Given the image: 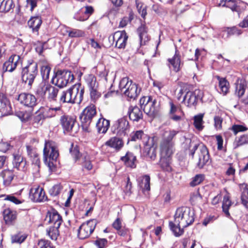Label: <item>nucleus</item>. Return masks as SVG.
Segmentation results:
<instances>
[{"label": "nucleus", "instance_id": "nucleus-62", "mask_svg": "<svg viewBox=\"0 0 248 248\" xmlns=\"http://www.w3.org/2000/svg\"><path fill=\"white\" fill-rule=\"evenodd\" d=\"M227 32L229 35H239L242 33V31L236 27L228 28Z\"/></svg>", "mask_w": 248, "mask_h": 248}, {"label": "nucleus", "instance_id": "nucleus-20", "mask_svg": "<svg viewBox=\"0 0 248 248\" xmlns=\"http://www.w3.org/2000/svg\"><path fill=\"white\" fill-rule=\"evenodd\" d=\"M167 62L169 67L171 68L172 66L173 70L176 72L180 70L181 66L183 64L181 61V56L177 50H176L175 53L172 58L168 59Z\"/></svg>", "mask_w": 248, "mask_h": 248}, {"label": "nucleus", "instance_id": "nucleus-28", "mask_svg": "<svg viewBox=\"0 0 248 248\" xmlns=\"http://www.w3.org/2000/svg\"><path fill=\"white\" fill-rule=\"evenodd\" d=\"M51 83L59 88H62L67 85V81L62 77L58 70L51 79Z\"/></svg>", "mask_w": 248, "mask_h": 248}, {"label": "nucleus", "instance_id": "nucleus-45", "mask_svg": "<svg viewBox=\"0 0 248 248\" xmlns=\"http://www.w3.org/2000/svg\"><path fill=\"white\" fill-rule=\"evenodd\" d=\"M63 189V186L60 183H57L54 185L49 190V193L51 196H57L59 195Z\"/></svg>", "mask_w": 248, "mask_h": 248}, {"label": "nucleus", "instance_id": "nucleus-21", "mask_svg": "<svg viewBox=\"0 0 248 248\" xmlns=\"http://www.w3.org/2000/svg\"><path fill=\"white\" fill-rule=\"evenodd\" d=\"M222 4V6H225L230 8L232 11L237 13L238 16L240 17V14L243 10L242 5L244 3L240 1H233L232 0H221L219 5Z\"/></svg>", "mask_w": 248, "mask_h": 248}, {"label": "nucleus", "instance_id": "nucleus-43", "mask_svg": "<svg viewBox=\"0 0 248 248\" xmlns=\"http://www.w3.org/2000/svg\"><path fill=\"white\" fill-rule=\"evenodd\" d=\"M48 85L49 84L46 83V82L42 81L41 82L36 90V94L42 97H44L47 93Z\"/></svg>", "mask_w": 248, "mask_h": 248}, {"label": "nucleus", "instance_id": "nucleus-49", "mask_svg": "<svg viewBox=\"0 0 248 248\" xmlns=\"http://www.w3.org/2000/svg\"><path fill=\"white\" fill-rule=\"evenodd\" d=\"M51 68L49 66L43 65L41 68V74L42 77L43 81L46 82L49 78V73Z\"/></svg>", "mask_w": 248, "mask_h": 248}, {"label": "nucleus", "instance_id": "nucleus-27", "mask_svg": "<svg viewBox=\"0 0 248 248\" xmlns=\"http://www.w3.org/2000/svg\"><path fill=\"white\" fill-rule=\"evenodd\" d=\"M179 133V131L172 129H167L163 131L161 140L168 142H174L173 139Z\"/></svg>", "mask_w": 248, "mask_h": 248}, {"label": "nucleus", "instance_id": "nucleus-51", "mask_svg": "<svg viewBox=\"0 0 248 248\" xmlns=\"http://www.w3.org/2000/svg\"><path fill=\"white\" fill-rule=\"evenodd\" d=\"M131 80H129L127 77L123 78L120 81L119 88L121 93H124V90L127 89V87L130 86V84L132 83Z\"/></svg>", "mask_w": 248, "mask_h": 248}, {"label": "nucleus", "instance_id": "nucleus-23", "mask_svg": "<svg viewBox=\"0 0 248 248\" xmlns=\"http://www.w3.org/2000/svg\"><path fill=\"white\" fill-rule=\"evenodd\" d=\"M20 61V57L17 55H12L3 65V71L13 72L16 67Z\"/></svg>", "mask_w": 248, "mask_h": 248}, {"label": "nucleus", "instance_id": "nucleus-16", "mask_svg": "<svg viewBox=\"0 0 248 248\" xmlns=\"http://www.w3.org/2000/svg\"><path fill=\"white\" fill-rule=\"evenodd\" d=\"M0 176L3 179V184L5 186H9L13 181L16 179V172L14 170L6 169L2 170L0 172Z\"/></svg>", "mask_w": 248, "mask_h": 248}, {"label": "nucleus", "instance_id": "nucleus-61", "mask_svg": "<svg viewBox=\"0 0 248 248\" xmlns=\"http://www.w3.org/2000/svg\"><path fill=\"white\" fill-rule=\"evenodd\" d=\"M82 162V167L88 170L92 169L93 165L91 164V161L89 159V156L86 155L83 158Z\"/></svg>", "mask_w": 248, "mask_h": 248}, {"label": "nucleus", "instance_id": "nucleus-7", "mask_svg": "<svg viewBox=\"0 0 248 248\" xmlns=\"http://www.w3.org/2000/svg\"><path fill=\"white\" fill-rule=\"evenodd\" d=\"M96 219H90L83 223L78 230V237L80 239L88 238L94 231L97 224Z\"/></svg>", "mask_w": 248, "mask_h": 248}, {"label": "nucleus", "instance_id": "nucleus-3", "mask_svg": "<svg viewBox=\"0 0 248 248\" xmlns=\"http://www.w3.org/2000/svg\"><path fill=\"white\" fill-rule=\"evenodd\" d=\"M84 89L80 84L75 85L60 93L59 101L61 103L80 104L83 98Z\"/></svg>", "mask_w": 248, "mask_h": 248}, {"label": "nucleus", "instance_id": "nucleus-40", "mask_svg": "<svg viewBox=\"0 0 248 248\" xmlns=\"http://www.w3.org/2000/svg\"><path fill=\"white\" fill-rule=\"evenodd\" d=\"M131 141H137L138 140L143 139V141L148 140V138L151 137H149L147 135L144 134L143 131L142 130H138L132 132L130 135Z\"/></svg>", "mask_w": 248, "mask_h": 248}, {"label": "nucleus", "instance_id": "nucleus-17", "mask_svg": "<svg viewBox=\"0 0 248 248\" xmlns=\"http://www.w3.org/2000/svg\"><path fill=\"white\" fill-rule=\"evenodd\" d=\"M174 142L161 140L160 143V151L161 156L164 158L170 156L174 151Z\"/></svg>", "mask_w": 248, "mask_h": 248}, {"label": "nucleus", "instance_id": "nucleus-39", "mask_svg": "<svg viewBox=\"0 0 248 248\" xmlns=\"http://www.w3.org/2000/svg\"><path fill=\"white\" fill-rule=\"evenodd\" d=\"M245 144H248V135L243 134L235 138L233 143V149H235L240 146Z\"/></svg>", "mask_w": 248, "mask_h": 248}, {"label": "nucleus", "instance_id": "nucleus-19", "mask_svg": "<svg viewBox=\"0 0 248 248\" xmlns=\"http://www.w3.org/2000/svg\"><path fill=\"white\" fill-rule=\"evenodd\" d=\"M170 109L169 116L170 119L178 122L181 121L184 113L180 108L175 105L172 102H170Z\"/></svg>", "mask_w": 248, "mask_h": 248}, {"label": "nucleus", "instance_id": "nucleus-56", "mask_svg": "<svg viewBox=\"0 0 248 248\" xmlns=\"http://www.w3.org/2000/svg\"><path fill=\"white\" fill-rule=\"evenodd\" d=\"M233 132L234 135L237 134L238 133L241 132H244L247 131L248 128L244 125L241 124H233L230 128Z\"/></svg>", "mask_w": 248, "mask_h": 248}, {"label": "nucleus", "instance_id": "nucleus-36", "mask_svg": "<svg viewBox=\"0 0 248 248\" xmlns=\"http://www.w3.org/2000/svg\"><path fill=\"white\" fill-rule=\"evenodd\" d=\"M127 88L124 91V93L125 96L130 98H135L138 96V87L136 84L132 82Z\"/></svg>", "mask_w": 248, "mask_h": 248}, {"label": "nucleus", "instance_id": "nucleus-42", "mask_svg": "<svg viewBox=\"0 0 248 248\" xmlns=\"http://www.w3.org/2000/svg\"><path fill=\"white\" fill-rule=\"evenodd\" d=\"M59 90L58 87L53 86L49 84L47 93V98L49 101H56Z\"/></svg>", "mask_w": 248, "mask_h": 248}, {"label": "nucleus", "instance_id": "nucleus-15", "mask_svg": "<svg viewBox=\"0 0 248 248\" xmlns=\"http://www.w3.org/2000/svg\"><path fill=\"white\" fill-rule=\"evenodd\" d=\"M30 198L34 202H41L47 200V197L43 188L34 186L30 190Z\"/></svg>", "mask_w": 248, "mask_h": 248}, {"label": "nucleus", "instance_id": "nucleus-2", "mask_svg": "<svg viewBox=\"0 0 248 248\" xmlns=\"http://www.w3.org/2000/svg\"><path fill=\"white\" fill-rule=\"evenodd\" d=\"M194 221V213L186 207L178 208L174 216V222H169V227L174 235L178 237L184 233V228L191 225Z\"/></svg>", "mask_w": 248, "mask_h": 248}, {"label": "nucleus", "instance_id": "nucleus-59", "mask_svg": "<svg viewBox=\"0 0 248 248\" xmlns=\"http://www.w3.org/2000/svg\"><path fill=\"white\" fill-rule=\"evenodd\" d=\"M71 146L72 147L70 149V153L74 159L76 161L80 156L78 146H76L74 147L73 144H72Z\"/></svg>", "mask_w": 248, "mask_h": 248}, {"label": "nucleus", "instance_id": "nucleus-41", "mask_svg": "<svg viewBox=\"0 0 248 248\" xmlns=\"http://www.w3.org/2000/svg\"><path fill=\"white\" fill-rule=\"evenodd\" d=\"M26 148L28 155L31 158L32 163L39 165L40 159L38 157V154L36 153L35 149L29 145H27Z\"/></svg>", "mask_w": 248, "mask_h": 248}, {"label": "nucleus", "instance_id": "nucleus-63", "mask_svg": "<svg viewBox=\"0 0 248 248\" xmlns=\"http://www.w3.org/2000/svg\"><path fill=\"white\" fill-rule=\"evenodd\" d=\"M85 10L83 11V13L85 15V18L82 19H80L81 20H84L85 19H87L90 16H91L94 11L93 8L91 6H86L85 7Z\"/></svg>", "mask_w": 248, "mask_h": 248}, {"label": "nucleus", "instance_id": "nucleus-31", "mask_svg": "<svg viewBox=\"0 0 248 248\" xmlns=\"http://www.w3.org/2000/svg\"><path fill=\"white\" fill-rule=\"evenodd\" d=\"M13 156V164L14 167L19 170L23 169L26 165V161L24 157L18 154H14Z\"/></svg>", "mask_w": 248, "mask_h": 248}, {"label": "nucleus", "instance_id": "nucleus-57", "mask_svg": "<svg viewBox=\"0 0 248 248\" xmlns=\"http://www.w3.org/2000/svg\"><path fill=\"white\" fill-rule=\"evenodd\" d=\"M187 141H189V149L190 151L189 155L192 156V158L194 157V155L195 153V151L197 150L198 147L201 145L198 143H194V141H192L190 139H188L187 140Z\"/></svg>", "mask_w": 248, "mask_h": 248}, {"label": "nucleus", "instance_id": "nucleus-55", "mask_svg": "<svg viewBox=\"0 0 248 248\" xmlns=\"http://www.w3.org/2000/svg\"><path fill=\"white\" fill-rule=\"evenodd\" d=\"M245 86L241 83H235V93L239 98L242 97L245 92Z\"/></svg>", "mask_w": 248, "mask_h": 248}, {"label": "nucleus", "instance_id": "nucleus-14", "mask_svg": "<svg viewBox=\"0 0 248 248\" xmlns=\"http://www.w3.org/2000/svg\"><path fill=\"white\" fill-rule=\"evenodd\" d=\"M17 100L21 104L29 108H33L37 104L36 97L29 93H21L18 95Z\"/></svg>", "mask_w": 248, "mask_h": 248}, {"label": "nucleus", "instance_id": "nucleus-35", "mask_svg": "<svg viewBox=\"0 0 248 248\" xmlns=\"http://www.w3.org/2000/svg\"><path fill=\"white\" fill-rule=\"evenodd\" d=\"M63 112L61 106L55 108H47L45 109L43 113L46 118H51L55 117L58 112Z\"/></svg>", "mask_w": 248, "mask_h": 248}, {"label": "nucleus", "instance_id": "nucleus-5", "mask_svg": "<svg viewBox=\"0 0 248 248\" xmlns=\"http://www.w3.org/2000/svg\"><path fill=\"white\" fill-rule=\"evenodd\" d=\"M38 74V64L31 59L27 61L26 65L23 67L21 71V80L23 83L27 84L31 88Z\"/></svg>", "mask_w": 248, "mask_h": 248}, {"label": "nucleus", "instance_id": "nucleus-11", "mask_svg": "<svg viewBox=\"0 0 248 248\" xmlns=\"http://www.w3.org/2000/svg\"><path fill=\"white\" fill-rule=\"evenodd\" d=\"M115 130L117 136L119 137H127L129 131L130 125L128 121L125 118H122L118 120L115 124Z\"/></svg>", "mask_w": 248, "mask_h": 248}, {"label": "nucleus", "instance_id": "nucleus-50", "mask_svg": "<svg viewBox=\"0 0 248 248\" xmlns=\"http://www.w3.org/2000/svg\"><path fill=\"white\" fill-rule=\"evenodd\" d=\"M62 77L67 81V83H71L74 80V76L71 71L68 70H59Z\"/></svg>", "mask_w": 248, "mask_h": 248}, {"label": "nucleus", "instance_id": "nucleus-48", "mask_svg": "<svg viewBox=\"0 0 248 248\" xmlns=\"http://www.w3.org/2000/svg\"><path fill=\"white\" fill-rule=\"evenodd\" d=\"M204 178L205 176L204 174H197L192 178V180L189 185L191 186L194 187L200 185L204 180Z\"/></svg>", "mask_w": 248, "mask_h": 248}, {"label": "nucleus", "instance_id": "nucleus-37", "mask_svg": "<svg viewBox=\"0 0 248 248\" xmlns=\"http://www.w3.org/2000/svg\"><path fill=\"white\" fill-rule=\"evenodd\" d=\"M84 79L89 90L99 86L96 77L93 74L86 75Z\"/></svg>", "mask_w": 248, "mask_h": 248}, {"label": "nucleus", "instance_id": "nucleus-38", "mask_svg": "<svg viewBox=\"0 0 248 248\" xmlns=\"http://www.w3.org/2000/svg\"><path fill=\"white\" fill-rule=\"evenodd\" d=\"M15 6L13 0H0V12H8Z\"/></svg>", "mask_w": 248, "mask_h": 248}, {"label": "nucleus", "instance_id": "nucleus-54", "mask_svg": "<svg viewBox=\"0 0 248 248\" xmlns=\"http://www.w3.org/2000/svg\"><path fill=\"white\" fill-rule=\"evenodd\" d=\"M66 31L68 34V36L71 38L82 37L85 35L82 31L75 29L67 30Z\"/></svg>", "mask_w": 248, "mask_h": 248}, {"label": "nucleus", "instance_id": "nucleus-58", "mask_svg": "<svg viewBox=\"0 0 248 248\" xmlns=\"http://www.w3.org/2000/svg\"><path fill=\"white\" fill-rule=\"evenodd\" d=\"M214 127L217 130H220L222 129V124L223 122V119L219 116H216L214 118Z\"/></svg>", "mask_w": 248, "mask_h": 248}, {"label": "nucleus", "instance_id": "nucleus-18", "mask_svg": "<svg viewBox=\"0 0 248 248\" xmlns=\"http://www.w3.org/2000/svg\"><path fill=\"white\" fill-rule=\"evenodd\" d=\"M124 137L116 136L105 142V145L113 149L116 152L120 151L124 146Z\"/></svg>", "mask_w": 248, "mask_h": 248}, {"label": "nucleus", "instance_id": "nucleus-60", "mask_svg": "<svg viewBox=\"0 0 248 248\" xmlns=\"http://www.w3.org/2000/svg\"><path fill=\"white\" fill-rule=\"evenodd\" d=\"M108 243V241L105 238H97L94 241V244L98 248H105Z\"/></svg>", "mask_w": 248, "mask_h": 248}, {"label": "nucleus", "instance_id": "nucleus-46", "mask_svg": "<svg viewBox=\"0 0 248 248\" xmlns=\"http://www.w3.org/2000/svg\"><path fill=\"white\" fill-rule=\"evenodd\" d=\"M92 101L96 102L101 97V93L99 91V86L89 90Z\"/></svg>", "mask_w": 248, "mask_h": 248}, {"label": "nucleus", "instance_id": "nucleus-8", "mask_svg": "<svg viewBox=\"0 0 248 248\" xmlns=\"http://www.w3.org/2000/svg\"><path fill=\"white\" fill-rule=\"evenodd\" d=\"M128 36L125 31H117L113 34L108 37L109 41H112L113 43L115 41V47L119 49L125 48Z\"/></svg>", "mask_w": 248, "mask_h": 248}, {"label": "nucleus", "instance_id": "nucleus-64", "mask_svg": "<svg viewBox=\"0 0 248 248\" xmlns=\"http://www.w3.org/2000/svg\"><path fill=\"white\" fill-rule=\"evenodd\" d=\"M38 245L40 248H52L50 246V242L46 240H40Z\"/></svg>", "mask_w": 248, "mask_h": 248}, {"label": "nucleus", "instance_id": "nucleus-26", "mask_svg": "<svg viewBox=\"0 0 248 248\" xmlns=\"http://www.w3.org/2000/svg\"><path fill=\"white\" fill-rule=\"evenodd\" d=\"M140 46L145 45L146 43L150 40L149 37L147 34V28L145 24H141L137 29Z\"/></svg>", "mask_w": 248, "mask_h": 248}, {"label": "nucleus", "instance_id": "nucleus-32", "mask_svg": "<svg viewBox=\"0 0 248 248\" xmlns=\"http://www.w3.org/2000/svg\"><path fill=\"white\" fill-rule=\"evenodd\" d=\"M121 160L127 167L131 168L136 167L135 161L136 160V157L134 155L133 153L129 152H127L124 156L121 157Z\"/></svg>", "mask_w": 248, "mask_h": 248}, {"label": "nucleus", "instance_id": "nucleus-34", "mask_svg": "<svg viewBox=\"0 0 248 248\" xmlns=\"http://www.w3.org/2000/svg\"><path fill=\"white\" fill-rule=\"evenodd\" d=\"M232 202L230 200V197L229 195V194L227 193L224 196L222 208L223 212L224 213L226 216L228 217H231L229 210L230 207L232 206Z\"/></svg>", "mask_w": 248, "mask_h": 248}, {"label": "nucleus", "instance_id": "nucleus-33", "mask_svg": "<svg viewBox=\"0 0 248 248\" xmlns=\"http://www.w3.org/2000/svg\"><path fill=\"white\" fill-rule=\"evenodd\" d=\"M218 81L219 88L220 90V93L223 95H226L229 91L230 84L225 78H221L218 76L216 77Z\"/></svg>", "mask_w": 248, "mask_h": 248}, {"label": "nucleus", "instance_id": "nucleus-24", "mask_svg": "<svg viewBox=\"0 0 248 248\" xmlns=\"http://www.w3.org/2000/svg\"><path fill=\"white\" fill-rule=\"evenodd\" d=\"M49 217L48 222L53 224V226H57L60 227L62 222V217L55 210L48 211L47 213L46 218Z\"/></svg>", "mask_w": 248, "mask_h": 248}, {"label": "nucleus", "instance_id": "nucleus-10", "mask_svg": "<svg viewBox=\"0 0 248 248\" xmlns=\"http://www.w3.org/2000/svg\"><path fill=\"white\" fill-rule=\"evenodd\" d=\"M199 158L197 163V167L200 169H202L204 166L209 165L211 162L208 150L204 144L200 146V152L198 153Z\"/></svg>", "mask_w": 248, "mask_h": 248}, {"label": "nucleus", "instance_id": "nucleus-52", "mask_svg": "<svg viewBox=\"0 0 248 248\" xmlns=\"http://www.w3.org/2000/svg\"><path fill=\"white\" fill-rule=\"evenodd\" d=\"M140 186L143 190H150V177L149 175H145L143 176Z\"/></svg>", "mask_w": 248, "mask_h": 248}, {"label": "nucleus", "instance_id": "nucleus-44", "mask_svg": "<svg viewBox=\"0 0 248 248\" xmlns=\"http://www.w3.org/2000/svg\"><path fill=\"white\" fill-rule=\"evenodd\" d=\"M203 114L200 113L194 117V125L195 127V128L199 131H202L204 127V126L203 125Z\"/></svg>", "mask_w": 248, "mask_h": 248}, {"label": "nucleus", "instance_id": "nucleus-6", "mask_svg": "<svg viewBox=\"0 0 248 248\" xmlns=\"http://www.w3.org/2000/svg\"><path fill=\"white\" fill-rule=\"evenodd\" d=\"M96 115V107L94 105H90L84 108L80 116L81 125L84 130H88L93 118Z\"/></svg>", "mask_w": 248, "mask_h": 248}, {"label": "nucleus", "instance_id": "nucleus-9", "mask_svg": "<svg viewBox=\"0 0 248 248\" xmlns=\"http://www.w3.org/2000/svg\"><path fill=\"white\" fill-rule=\"evenodd\" d=\"M157 138L152 137L148 140L143 141L144 144V153L151 160H154L156 156Z\"/></svg>", "mask_w": 248, "mask_h": 248}, {"label": "nucleus", "instance_id": "nucleus-1", "mask_svg": "<svg viewBox=\"0 0 248 248\" xmlns=\"http://www.w3.org/2000/svg\"><path fill=\"white\" fill-rule=\"evenodd\" d=\"M157 101L151 96L142 97L140 100V108L138 106L129 107L128 114L130 120L138 122L143 118V113L141 109L148 117L152 120L157 116L159 108L156 106Z\"/></svg>", "mask_w": 248, "mask_h": 248}, {"label": "nucleus", "instance_id": "nucleus-47", "mask_svg": "<svg viewBox=\"0 0 248 248\" xmlns=\"http://www.w3.org/2000/svg\"><path fill=\"white\" fill-rule=\"evenodd\" d=\"M57 226H53L50 227L49 230H47V233L52 240H57L58 236L59 235V228Z\"/></svg>", "mask_w": 248, "mask_h": 248}, {"label": "nucleus", "instance_id": "nucleus-53", "mask_svg": "<svg viewBox=\"0 0 248 248\" xmlns=\"http://www.w3.org/2000/svg\"><path fill=\"white\" fill-rule=\"evenodd\" d=\"M27 236L22 234L21 233H18L11 236V242L12 243L21 244L26 239Z\"/></svg>", "mask_w": 248, "mask_h": 248}, {"label": "nucleus", "instance_id": "nucleus-29", "mask_svg": "<svg viewBox=\"0 0 248 248\" xmlns=\"http://www.w3.org/2000/svg\"><path fill=\"white\" fill-rule=\"evenodd\" d=\"M42 21L39 16L31 17L28 22L30 28L32 29L33 32H37L42 24Z\"/></svg>", "mask_w": 248, "mask_h": 248}, {"label": "nucleus", "instance_id": "nucleus-12", "mask_svg": "<svg viewBox=\"0 0 248 248\" xmlns=\"http://www.w3.org/2000/svg\"><path fill=\"white\" fill-rule=\"evenodd\" d=\"M76 123V118L74 116L64 114L60 118V123L64 133L73 131Z\"/></svg>", "mask_w": 248, "mask_h": 248}, {"label": "nucleus", "instance_id": "nucleus-30", "mask_svg": "<svg viewBox=\"0 0 248 248\" xmlns=\"http://www.w3.org/2000/svg\"><path fill=\"white\" fill-rule=\"evenodd\" d=\"M109 121L104 118H100L96 124L97 131L99 133L105 134L109 127Z\"/></svg>", "mask_w": 248, "mask_h": 248}, {"label": "nucleus", "instance_id": "nucleus-25", "mask_svg": "<svg viewBox=\"0 0 248 248\" xmlns=\"http://www.w3.org/2000/svg\"><path fill=\"white\" fill-rule=\"evenodd\" d=\"M4 220L7 225H13L17 218V213L10 208L5 209L3 211Z\"/></svg>", "mask_w": 248, "mask_h": 248}, {"label": "nucleus", "instance_id": "nucleus-13", "mask_svg": "<svg viewBox=\"0 0 248 248\" xmlns=\"http://www.w3.org/2000/svg\"><path fill=\"white\" fill-rule=\"evenodd\" d=\"M202 95V92L200 90H195L193 92L188 91L184 96L183 102L188 107H195Z\"/></svg>", "mask_w": 248, "mask_h": 248}, {"label": "nucleus", "instance_id": "nucleus-22", "mask_svg": "<svg viewBox=\"0 0 248 248\" xmlns=\"http://www.w3.org/2000/svg\"><path fill=\"white\" fill-rule=\"evenodd\" d=\"M0 102V117L7 116L11 113L12 108L6 96L1 93Z\"/></svg>", "mask_w": 248, "mask_h": 248}, {"label": "nucleus", "instance_id": "nucleus-4", "mask_svg": "<svg viewBox=\"0 0 248 248\" xmlns=\"http://www.w3.org/2000/svg\"><path fill=\"white\" fill-rule=\"evenodd\" d=\"M44 160L50 171L56 170L57 159L59 155L56 143L52 140H46L43 150Z\"/></svg>", "mask_w": 248, "mask_h": 248}]
</instances>
